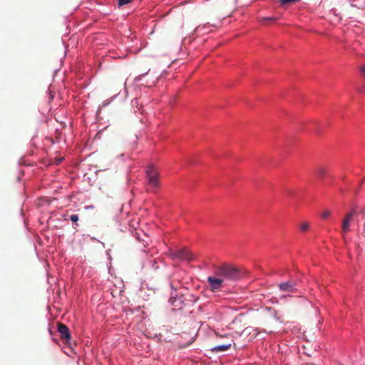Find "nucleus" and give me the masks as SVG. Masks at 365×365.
<instances>
[{"label":"nucleus","mask_w":365,"mask_h":365,"mask_svg":"<svg viewBox=\"0 0 365 365\" xmlns=\"http://www.w3.org/2000/svg\"><path fill=\"white\" fill-rule=\"evenodd\" d=\"M360 71L361 73H365V66L361 67Z\"/></svg>","instance_id":"17"},{"label":"nucleus","mask_w":365,"mask_h":365,"mask_svg":"<svg viewBox=\"0 0 365 365\" xmlns=\"http://www.w3.org/2000/svg\"><path fill=\"white\" fill-rule=\"evenodd\" d=\"M131 0H118V6H123L130 3Z\"/></svg>","instance_id":"14"},{"label":"nucleus","mask_w":365,"mask_h":365,"mask_svg":"<svg viewBox=\"0 0 365 365\" xmlns=\"http://www.w3.org/2000/svg\"><path fill=\"white\" fill-rule=\"evenodd\" d=\"M277 19L275 18H273V17H267V18H264L263 20H265V21H275Z\"/></svg>","instance_id":"15"},{"label":"nucleus","mask_w":365,"mask_h":365,"mask_svg":"<svg viewBox=\"0 0 365 365\" xmlns=\"http://www.w3.org/2000/svg\"><path fill=\"white\" fill-rule=\"evenodd\" d=\"M309 228V224L307 222H303L300 226L299 229L302 232H307Z\"/></svg>","instance_id":"10"},{"label":"nucleus","mask_w":365,"mask_h":365,"mask_svg":"<svg viewBox=\"0 0 365 365\" xmlns=\"http://www.w3.org/2000/svg\"><path fill=\"white\" fill-rule=\"evenodd\" d=\"M169 255L173 259L191 262L195 259L193 254L186 248H182L177 251L170 250Z\"/></svg>","instance_id":"3"},{"label":"nucleus","mask_w":365,"mask_h":365,"mask_svg":"<svg viewBox=\"0 0 365 365\" xmlns=\"http://www.w3.org/2000/svg\"><path fill=\"white\" fill-rule=\"evenodd\" d=\"M331 211L329 210H324V212H322L321 214V217L323 218V219H327L329 217L331 216Z\"/></svg>","instance_id":"11"},{"label":"nucleus","mask_w":365,"mask_h":365,"mask_svg":"<svg viewBox=\"0 0 365 365\" xmlns=\"http://www.w3.org/2000/svg\"><path fill=\"white\" fill-rule=\"evenodd\" d=\"M57 327L58 331L60 334L61 339L62 340H65L66 342L70 341L71 339V336L68 327L66 324H62L61 322H58Z\"/></svg>","instance_id":"7"},{"label":"nucleus","mask_w":365,"mask_h":365,"mask_svg":"<svg viewBox=\"0 0 365 365\" xmlns=\"http://www.w3.org/2000/svg\"><path fill=\"white\" fill-rule=\"evenodd\" d=\"M148 184L153 188L159 187V174L153 165H149L146 170Z\"/></svg>","instance_id":"4"},{"label":"nucleus","mask_w":365,"mask_h":365,"mask_svg":"<svg viewBox=\"0 0 365 365\" xmlns=\"http://www.w3.org/2000/svg\"><path fill=\"white\" fill-rule=\"evenodd\" d=\"M357 214L356 208H352L349 212H346L343 217L341 233L344 239H345V235L351 231V225L354 221Z\"/></svg>","instance_id":"2"},{"label":"nucleus","mask_w":365,"mask_h":365,"mask_svg":"<svg viewBox=\"0 0 365 365\" xmlns=\"http://www.w3.org/2000/svg\"><path fill=\"white\" fill-rule=\"evenodd\" d=\"M298 282L296 280H289L279 284L278 287L280 291L289 293H297Z\"/></svg>","instance_id":"5"},{"label":"nucleus","mask_w":365,"mask_h":365,"mask_svg":"<svg viewBox=\"0 0 365 365\" xmlns=\"http://www.w3.org/2000/svg\"><path fill=\"white\" fill-rule=\"evenodd\" d=\"M207 282L210 287V290L213 292H217L223 285L224 279L220 277L210 276L207 277Z\"/></svg>","instance_id":"6"},{"label":"nucleus","mask_w":365,"mask_h":365,"mask_svg":"<svg viewBox=\"0 0 365 365\" xmlns=\"http://www.w3.org/2000/svg\"><path fill=\"white\" fill-rule=\"evenodd\" d=\"M299 1V0H280V3L282 5H287V4H292V3L297 2Z\"/></svg>","instance_id":"12"},{"label":"nucleus","mask_w":365,"mask_h":365,"mask_svg":"<svg viewBox=\"0 0 365 365\" xmlns=\"http://www.w3.org/2000/svg\"><path fill=\"white\" fill-rule=\"evenodd\" d=\"M70 220L73 222L76 223V225H78V223H77V222L78 221V216L77 215H71L70 216Z\"/></svg>","instance_id":"13"},{"label":"nucleus","mask_w":365,"mask_h":365,"mask_svg":"<svg viewBox=\"0 0 365 365\" xmlns=\"http://www.w3.org/2000/svg\"><path fill=\"white\" fill-rule=\"evenodd\" d=\"M61 160H62V158L58 160V163H60L61 162Z\"/></svg>","instance_id":"18"},{"label":"nucleus","mask_w":365,"mask_h":365,"mask_svg":"<svg viewBox=\"0 0 365 365\" xmlns=\"http://www.w3.org/2000/svg\"><path fill=\"white\" fill-rule=\"evenodd\" d=\"M175 301H176V299H175V298H174V297H170V299H169V302H170L172 304H174Z\"/></svg>","instance_id":"16"},{"label":"nucleus","mask_w":365,"mask_h":365,"mask_svg":"<svg viewBox=\"0 0 365 365\" xmlns=\"http://www.w3.org/2000/svg\"><path fill=\"white\" fill-rule=\"evenodd\" d=\"M200 29V26L197 27L196 31H198Z\"/></svg>","instance_id":"19"},{"label":"nucleus","mask_w":365,"mask_h":365,"mask_svg":"<svg viewBox=\"0 0 365 365\" xmlns=\"http://www.w3.org/2000/svg\"><path fill=\"white\" fill-rule=\"evenodd\" d=\"M327 169L324 166L320 165L316 168V173L320 178H324L327 175Z\"/></svg>","instance_id":"9"},{"label":"nucleus","mask_w":365,"mask_h":365,"mask_svg":"<svg viewBox=\"0 0 365 365\" xmlns=\"http://www.w3.org/2000/svg\"><path fill=\"white\" fill-rule=\"evenodd\" d=\"M215 275L224 279V281H237L241 277V272L237 267L222 264L216 268Z\"/></svg>","instance_id":"1"},{"label":"nucleus","mask_w":365,"mask_h":365,"mask_svg":"<svg viewBox=\"0 0 365 365\" xmlns=\"http://www.w3.org/2000/svg\"><path fill=\"white\" fill-rule=\"evenodd\" d=\"M225 337H228V336H229V335H228V334H225Z\"/></svg>","instance_id":"20"},{"label":"nucleus","mask_w":365,"mask_h":365,"mask_svg":"<svg viewBox=\"0 0 365 365\" xmlns=\"http://www.w3.org/2000/svg\"><path fill=\"white\" fill-rule=\"evenodd\" d=\"M232 341H233V340L232 339L229 343L214 346V347L211 348L210 350L212 352L225 351L231 347Z\"/></svg>","instance_id":"8"}]
</instances>
